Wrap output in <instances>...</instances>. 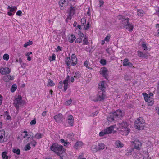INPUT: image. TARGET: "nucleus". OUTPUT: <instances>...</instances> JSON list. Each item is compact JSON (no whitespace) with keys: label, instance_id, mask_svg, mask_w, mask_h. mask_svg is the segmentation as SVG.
<instances>
[{"label":"nucleus","instance_id":"1","mask_svg":"<svg viewBox=\"0 0 159 159\" xmlns=\"http://www.w3.org/2000/svg\"><path fill=\"white\" fill-rule=\"evenodd\" d=\"M124 115V112H122L121 110H118L113 113L109 114L107 116V119L108 121L111 122L115 120L119 116L122 117Z\"/></svg>","mask_w":159,"mask_h":159},{"label":"nucleus","instance_id":"2","mask_svg":"<svg viewBox=\"0 0 159 159\" xmlns=\"http://www.w3.org/2000/svg\"><path fill=\"white\" fill-rule=\"evenodd\" d=\"M63 146L59 145L58 144L54 143L51 146L50 149L55 152L58 156L61 157L62 153L65 152Z\"/></svg>","mask_w":159,"mask_h":159},{"label":"nucleus","instance_id":"3","mask_svg":"<svg viewBox=\"0 0 159 159\" xmlns=\"http://www.w3.org/2000/svg\"><path fill=\"white\" fill-rule=\"evenodd\" d=\"M119 19H120L121 18H122V23L124 25L123 27H125L126 29H128L129 31H132L133 28V26L129 22V18H124L121 16L119 15L118 16Z\"/></svg>","mask_w":159,"mask_h":159},{"label":"nucleus","instance_id":"4","mask_svg":"<svg viewBox=\"0 0 159 159\" xmlns=\"http://www.w3.org/2000/svg\"><path fill=\"white\" fill-rule=\"evenodd\" d=\"M142 118L140 117L135 122L134 126L139 130H143L144 126V122L143 121Z\"/></svg>","mask_w":159,"mask_h":159},{"label":"nucleus","instance_id":"5","mask_svg":"<svg viewBox=\"0 0 159 159\" xmlns=\"http://www.w3.org/2000/svg\"><path fill=\"white\" fill-rule=\"evenodd\" d=\"M105 91H99V93L97 95V97L95 99H93V101L96 102L101 101L104 99L105 97Z\"/></svg>","mask_w":159,"mask_h":159},{"label":"nucleus","instance_id":"6","mask_svg":"<svg viewBox=\"0 0 159 159\" xmlns=\"http://www.w3.org/2000/svg\"><path fill=\"white\" fill-rule=\"evenodd\" d=\"M22 100L21 96L19 95L18 98H16L14 103V105L17 110L19 109L22 103Z\"/></svg>","mask_w":159,"mask_h":159},{"label":"nucleus","instance_id":"7","mask_svg":"<svg viewBox=\"0 0 159 159\" xmlns=\"http://www.w3.org/2000/svg\"><path fill=\"white\" fill-rule=\"evenodd\" d=\"M59 4L61 10H63L64 7H66L68 4V0H60Z\"/></svg>","mask_w":159,"mask_h":159},{"label":"nucleus","instance_id":"8","mask_svg":"<svg viewBox=\"0 0 159 159\" xmlns=\"http://www.w3.org/2000/svg\"><path fill=\"white\" fill-rule=\"evenodd\" d=\"M145 94L146 96L144 97L145 100L148 102V105L149 106H152L153 104V100L151 97H148V95L146 93Z\"/></svg>","mask_w":159,"mask_h":159},{"label":"nucleus","instance_id":"9","mask_svg":"<svg viewBox=\"0 0 159 159\" xmlns=\"http://www.w3.org/2000/svg\"><path fill=\"white\" fill-rule=\"evenodd\" d=\"M130 131V129L128 127L121 129L119 131V133L122 135L125 136L127 135Z\"/></svg>","mask_w":159,"mask_h":159},{"label":"nucleus","instance_id":"10","mask_svg":"<svg viewBox=\"0 0 159 159\" xmlns=\"http://www.w3.org/2000/svg\"><path fill=\"white\" fill-rule=\"evenodd\" d=\"M10 72V69L8 67L2 68L0 69V72L2 74H8Z\"/></svg>","mask_w":159,"mask_h":159},{"label":"nucleus","instance_id":"11","mask_svg":"<svg viewBox=\"0 0 159 159\" xmlns=\"http://www.w3.org/2000/svg\"><path fill=\"white\" fill-rule=\"evenodd\" d=\"M101 72V74L105 78L107 79V78L108 76V75L107 73V69L105 67L102 68Z\"/></svg>","mask_w":159,"mask_h":159},{"label":"nucleus","instance_id":"12","mask_svg":"<svg viewBox=\"0 0 159 159\" xmlns=\"http://www.w3.org/2000/svg\"><path fill=\"white\" fill-rule=\"evenodd\" d=\"M70 79V76L67 75L66 78L63 81V84L64 85V91H66L67 89L68 86V80Z\"/></svg>","mask_w":159,"mask_h":159},{"label":"nucleus","instance_id":"13","mask_svg":"<svg viewBox=\"0 0 159 159\" xmlns=\"http://www.w3.org/2000/svg\"><path fill=\"white\" fill-rule=\"evenodd\" d=\"M133 143L134 144L135 148L137 150H139L140 147L142 146L141 143L139 140H135Z\"/></svg>","mask_w":159,"mask_h":159},{"label":"nucleus","instance_id":"14","mask_svg":"<svg viewBox=\"0 0 159 159\" xmlns=\"http://www.w3.org/2000/svg\"><path fill=\"white\" fill-rule=\"evenodd\" d=\"M5 132L3 130H1L0 131V142L1 143L5 142L4 140Z\"/></svg>","mask_w":159,"mask_h":159},{"label":"nucleus","instance_id":"15","mask_svg":"<svg viewBox=\"0 0 159 159\" xmlns=\"http://www.w3.org/2000/svg\"><path fill=\"white\" fill-rule=\"evenodd\" d=\"M98 88L100 90V91H105V87L104 86V81H101L99 83Z\"/></svg>","mask_w":159,"mask_h":159},{"label":"nucleus","instance_id":"16","mask_svg":"<svg viewBox=\"0 0 159 159\" xmlns=\"http://www.w3.org/2000/svg\"><path fill=\"white\" fill-rule=\"evenodd\" d=\"M14 79L13 76H11L10 75H8L4 76L3 78V80L6 82H9L10 80H13Z\"/></svg>","mask_w":159,"mask_h":159},{"label":"nucleus","instance_id":"17","mask_svg":"<svg viewBox=\"0 0 159 159\" xmlns=\"http://www.w3.org/2000/svg\"><path fill=\"white\" fill-rule=\"evenodd\" d=\"M77 58L75 54H72L71 56L72 65L75 66L77 63Z\"/></svg>","mask_w":159,"mask_h":159},{"label":"nucleus","instance_id":"18","mask_svg":"<svg viewBox=\"0 0 159 159\" xmlns=\"http://www.w3.org/2000/svg\"><path fill=\"white\" fill-rule=\"evenodd\" d=\"M68 123L71 126H73L74 123V118L72 115H69L68 116Z\"/></svg>","mask_w":159,"mask_h":159},{"label":"nucleus","instance_id":"19","mask_svg":"<svg viewBox=\"0 0 159 159\" xmlns=\"http://www.w3.org/2000/svg\"><path fill=\"white\" fill-rule=\"evenodd\" d=\"M114 129V127L113 126H111L107 128L104 129V131L107 134H110L111 133Z\"/></svg>","mask_w":159,"mask_h":159},{"label":"nucleus","instance_id":"20","mask_svg":"<svg viewBox=\"0 0 159 159\" xmlns=\"http://www.w3.org/2000/svg\"><path fill=\"white\" fill-rule=\"evenodd\" d=\"M63 118V116L61 114L57 115L54 116V119L56 122H59Z\"/></svg>","mask_w":159,"mask_h":159},{"label":"nucleus","instance_id":"21","mask_svg":"<svg viewBox=\"0 0 159 159\" xmlns=\"http://www.w3.org/2000/svg\"><path fill=\"white\" fill-rule=\"evenodd\" d=\"M12 7H13L11 8L7 13L8 15L9 16H11L13 15V14L12 13L17 9V7L16 6H12Z\"/></svg>","mask_w":159,"mask_h":159},{"label":"nucleus","instance_id":"22","mask_svg":"<svg viewBox=\"0 0 159 159\" xmlns=\"http://www.w3.org/2000/svg\"><path fill=\"white\" fill-rule=\"evenodd\" d=\"M119 127L121 129L125 128L127 127L128 125L126 122H122L121 123H118Z\"/></svg>","mask_w":159,"mask_h":159},{"label":"nucleus","instance_id":"23","mask_svg":"<svg viewBox=\"0 0 159 159\" xmlns=\"http://www.w3.org/2000/svg\"><path fill=\"white\" fill-rule=\"evenodd\" d=\"M75 7L71 6L69 8L70 11L69 16H72L75 13Z\"/></svg>","mask_w":159,"mask_h":159},{"label":"nucleus","instance_id":"24","mask_svg":"<svg viewBox=\"0 0 159 159\" xmlns=\"http://www.w3.org/2000/svg\"><path fill=\"white\" fill-rule=\"evenodd\" d=\"M83 145V143L81 141L77 142L74 145V148L75 149H77L78 148L81 147Z\"/></svg>","mask_w":159,"mask_h":159},{"label":"nucleus","instance_id":"25","mask_svg":"<svg viewBox=\"0 0 159 159\" xmlns=\"http://www.w3.org/2000/svg\"><path fill=\"white\" fill-rule=\"evenodd\" d=\"M65 62L66 64L67 65L68 68H69L70 66V57H68L65 58Z\"/></svg>","mask_w":159,"mask_h":159},{"label":"nucleus","instance_id":"26","mask_svg":"<svg viewBox=\"0 0 159 159\" xmlns=\"http://www.w3.org/2000/svg\"><path fill=\"white\" fill-rule=\"evenodd\" d=\"M76 39L75 36L74 35L72 34L68 38V40L70 43H73Z\"/></svg>","mask_w":159,"mask_h":159},{"label":"nucleus","instance_id":"27","mask_svg":"<svg viewBox=\"0 0 159 159\" xmlns=\"http://www.w3.org/2000/svg\"><path fill=\"white\" fill-rule=\"evenodd\" d=\"M43 136V134L42 133H37L34 136V138L37 139H41Z\"/></svg>","mask_w":159,"mask_h":159},{"label":"nucleus","instance_id":"28","mask_svg":"<svg viewBox=\"0 0 159 159\" xmlns=\"http://www.w3.org/2000/svg\"><path fill=\"white\" fill-rule=\"evenodd\" d=\"M115 144L117 147H122L124 145L121 143V142L119 140H117L115 142Z\"/></svg>","mask_w":159,"mask_h":159},{"label":"nucleus","instance_id":"29","mask_svg":"<svg viewBox=\"0 0 159 159\" xmlns=\"http://www.w3.org/2000/svg\"><path fill=\"white\" fill-rule=\"evenodd\" d=\"M137 14L140 16H142L144 14V12L142 10H139L137 11Z\"/></svg>","mask_w":159,"mask_h":159},{"label":"nucleus","instance_id":"30","mask_svg":"<svg viewBox=\"0 0 159 159\" xmlns=\"http://www.w3.org/2000/svg\"><path fill=\"white\" fill-rule=\"evenodd\" d=\"M105 148V145L103 143H100L98 145V150H103Z\"/></svg>","mask_w":159,"mask_h":159},{"label":"nucleus","instance_id":"31","mask_svg":"<svg viewBox=\"0 0 159 159\" xmlns=\"http://www.w3.org/2000/svg\"><path fill=\"white\" fill-rule=\"evenodd\" d=\"M7 152L5 151L2 153V157L3 159H8V156L6 154Z\"/></svg>","mask_w":159,"mask_h":159},{"label":"nucleus","instance_id":"32","mask_svg":"<svg viewBox=\"0 0 159 159\" xmlns=\"http://www.w3.org/2000/svg\"><path fill=\"white\" fill-rule=\"evenodd\" d=\"M91 150L94 152H96L98 150V148L97 146L93 145L92 146Z\"/></svg>","mask_w":159,"mask_h":159},{"label":"nucleus","instance_id":"33","mask_svg":"<svg viewBox=\"0 0 159 159\" xmlns=\"http://www.w3.org/2000/svg\"><path fill=\"white\" fill-rule=\"evenodd\" d=\"M138 55L139 57H144V58H145L146 57V56H145V54H143L142 52H140V51H138Z\"/></svg>","mask_w":159,"mask_h":159},{"label":"nucleus","instance_id":"34","mask_svg":"<svg viewBox=\"0 0 159 159\" xmlns=\"http://www.w3.org/2000/svg\"><path fill=\"white\" fill-rule=\"evenodd\" d=\"M12 151L14 153H16L17 155H19L20 153V150L19 149H16L13 148Z\"/></svg>","mask_w":159,"mask_h":159},{"label":"nucleus","instance_id":"35","mask_svg":"<svg viewBox=\"0 0 159 159\" xmlns=\"http://www.w3.org/2000/svg\"><path fill=\"white\" fill-rule=\"evenodd\" d=\"M86 22V19L84 18H82L81 20V25L82 26H84V27Z\"/></svg>","mask_w":159,"mask_h":159},{"label":"nucleus","instance_id":"36","mask_svg":"<svg viewBox=\"0 0 159 159\" xmlns=\"http://www.w3.org/2000/svg\"><path fill=\"white\" fill-rule=\"evenodd\" d=\"M16 84H13L11 89V92H13L16 90Z\"/></svg>","mask_w":159,"mask_h":159},{"label":"nucleus","instance_id":"37","mask_svg":"<svg viewBox=\"0 0 159 159\" xmlns=\"http://www.w3.org/2000/svg\"><path fill=\"white\" fill-rule=\"evenodd\" d=\"M32 41L30 40L29 42L25 43V44L24 45V47L26 48L28 46L32 44Z\"/></svg>","mask_w":159,"mask_h":159},{"label":"nucleus","instance_id":"38","mask_svg":"<svg viewBox=\"0 0 159 159\" xmlns=\"http://www.w3.org/2000/svg\"><path fill=\"white\" fill-rule=\"evenodd\" d=\"M3 58L4 60L7 61L9 58V55L8 54H5L4 55Z\"/></svg>","mask_w":159,"mask_h":159},{"label":"nucleus","instance_id":"39","mask_svg":"<svg viewBox=\"0 0 159 159\" xmlns=\"http://www.w3.org/2000/svg\"><path fill=\"white\" fill-rule=\"evenodd\" d=\"M48 85L51 86H53L55 85V84L53 82V81L51 80H49V81L48 82Z\"/></svg>","mask_w":159,"mask_h":159},{"label":"nucleus","instance_id":"40","mask_svg":"<svg viewBox=\"0 0 159 159\" xmlns=\"http://www.w3.org/2000/svg\"><path fill=\"white\" fill-rule=\"evenodd\" d=\"M100 63L103 65H104L106 64V60L104 59H101L100 60Z\"/></svg>","mask_w":159,"mask_h":159},{"label":"nucleus","instance_id":"41","mask_svg":"<svg viewBox=\"0 0 159 159\" xmlns=\"http://www.w3.org/2000/svg\"><path fill=\"white\" fill-rule=\"evenodd\" d=\"M55 54H53L52 57H50V59L49 60H50V61L54 60L55 59Z\"/></svg>","mask_w":159,"mask_h":159},{"label":"nucleus","instance_id":"42","mask_svg":"<svg viewBox=\"0 0 159 159\" xmlns=\"http://www.w3.org/2000/svg\"><path fill=\"white\" fill-rule=\"evenodd\" d=\"M30 148H31V147L30 146V144L29 143H28L25 147L24 149L25 151H27V150L30 149Z\"/></svg>","mask_w":159,"mask_h":159},{"label":"nucleus","instance_id":"43","mask_svg":"<svg viewBox=\"0 0 159 159\" xmlns=\"http://www.w3.org/2000/svg\"><path fill=\"white\" fill-rule=\"evenodd\" d=\"M128 60L127 59H125L123 61V65L124 66H126L127 63H128Z\"/></svg>","mask_w":159,"mask_h":159},{"label":"nucleus","instance_id":"44","mask_svg":"<svg viewBox=\"0 0 159 159\" xmlns=\"http://www.w3.org/2000/svg\"><path fill=\"white\" fill-rule=\"evenodd\" d=\"M84 66L86 67V68L89 69H92V68L88 66V62L87 61H86L84 63Z\"/></svg>","mask_w":159,"mask_h":159},{"label":"nucleus","instance_id":"45","mask_svg":"<svg viewBox=\"0 0 159 159\" xmlns=\"http://www.w3.org/2000/svg\"><path fill=\"white\" fill-rule=\"evenodd\" d=\"M83 45L87 44L88 43V41L86 36L84 37V38L83 40Z\"/></svg>","mask_w":159,"mask_h":159},{"label":"nucleus","instance_id":"46","mask_svg":"<svg viewBox=\"0 0 159 159\" xmlns=\"http://www.w3.org/2000/svg\"><path fill=\"white\" fill-rule=\"evenodd\" d=\"M82 39L81 38H78L75 40V43H79L82 42Z\"/></svg>","mask_w":159,"mask_h":159},{"label":"nucleus","instance_id":"47","mask_svg":"<svg viewBox=\"0 0 159 159\" xmlns=\"http://www.w3.org/2000/svg\"><path fill=\"white\" fill-rule=\"evenodd\" d=\"M80 76V74L79 72H76L74 77L76 78H79Z\"/></svg>","mask_w":159,"mask_h":159},{"label":"nucleus","instance_id":"48","mask_svg":"<svg viewBox=\"0 0 159 159\" xmlns=\"http://www.w3.org/2000/svg\"><path fill=\"white\" fill-rule=\"evenodd\" d=\"M31 143L32 144L34 147L36 144L37 142L35 140L32 139V140L31 142Z\"/></svg>","mask_w":159,"mask_h":159},{"label":"nucleus","instance_id":"49","mask_svg":"<svg viewBox=\"0 0 159 159\" xmlns=\"http://www.w3.org/2000/svg\"><path fill=\"white\" fill-rule=\"evenodd\" d=\"M105 134H107L106 133V132L105 131H104V132L101 131L99 133V135L100 136H103Z\"/></svg>","mask_w":159,"mask_h":159},{"label":"nucleus","instance_id":"50","mask_svg":"<svg viewBox=\"0 0 159 159\" xmlns=\"http://www.w3.org/2000/svg\"><path fill=\"white\" fill-rule=\"evenodd\" d=\"M110 38V36L107 35L105 38L104 40L107 42H109Z\"/></svg>","mask_w":159,"mask_h":159},{"label":"nucleus","instance_id":"51","mask_svg":"<svg viewBox=\"0 0 159 159\" xmlns=\"http://www.w3.org/2000/svg\"><path fill=\"white\" fill-rule=\"evenodd\" d=\"M72 102V100L70 99V100L66 101V102L65 103V104L66 105H68L70 104Z\"/></svg>","mask_w":159,"mask_h":159},{"label":"nucleus","instance_id":"52","mask_svg":"<svg viewBox=\"0 0 159 159\" xmlns=\"http://www.w3.org/2000/svg\"><path fill=\"white\" fill-rule=\"evenodd\" d=\"M22 11L21 10H19L16 13V15L19 16H21Z\"/></svg>","mask_w":159,"mask_h":159},{"label":"nucleus","instance_id":"53","mask_svg":"<svg viewBox=\"0 0 159 159\" xmlns=\"http://www.w3.org/2000/svg\"><path fill=\"white\" fill-rule=\"evenodd\" d=\"M36 123V121L35 119H34L32 120L30 122V124L31 125H34Z\"/></svg>","mask_w":159,"mask_h":159},{"label":"nucleus","instance_id":"54","mask_svg":"<svg viewBox=\"0 0 159 159\" xmlns=\"http://www.w3.org/2000/svg\"><path fill=\"white\" fill-rule=\"evenodd\" d=\"M63 82L62 81H61L59 82V84L58 85V87L59 89H61L62 87Z\"/></svg>","mask_w":159,"mask_h":159},{"label":"nucleus","instance_id":"55","mask_svg":"<svg viewBox=\"0 0 159 159\" xmlns=\"http://www.w3.org/2000/svg\"><path fill=\"white\" fill-rule=\"evenodd\" d=\"M142 47L144 48V50H146L147 49V47L145 44H142Z\"/></svg>","mask_w":159,"mask_h":159},{"label":"nucleus","instance_id":"56","mask_svg":"<svg viewBox=\"0 0 159 159\" xmlns=\"http://www.w3.org/2000/svg\"><path fill=\"white\" fill-rule=\"evenodd\" d=\"M124 78L125 80H130V77L127 75H126L124 76Z\"/></svg>","mask_w":159,"mask_h":159},{"label":"nucleus","instance_id":"57","mask_svg":"<svg viewBox=\"0 0 159 159\" xmlns=\"http://www.w3.org/2000/svg\"><path fill=\"white\" fill-rule=\"evenodd\" d=\"M81 37H83L84 36V34L82 33L81 31H79L78 34Z\"/></svg>","mask_w":159,"mask_h":159},{"label":"nucleus","instance_id":"58","mask_svg":"<svg viewBox=\"0 0 159 159\" xmlns=\"http://www.w3.org/2000/svg\"><path fill=\"white\" fill-rule=\"evenodd\" d=\"M84 28L85 30H87L89 28V22H88L86 26L84 27Z\"/></svg>","mask_w":159,"mask_h":159},{"label":"nucleus","instance_id":"59","mask_svg":"<svg viewBox=\"0 0 159 159\" xmlns=\"http://www.w3.org/2000/svg\"><path fill=\"white\" fill-rule=\"evenodd\" d=\"M23 133H25V135L23 136L24 138H25L28 135L27 132L26 131H24Z\"/></svg>","mask_w":159,"mask_h":159},{"label":"nucleus","instance_id":"60","mask_svg":"<svg viewBox=\"0 0 159 159\" xmlns=\"http://www.w3.org/2000/svg\"><path fill=\"white\" fill-rule=\"evenodd\" d=\"M157 94L159 95V82L158 84V87L157 89Z\"/></svg>","mask_w":159,"mask_h":159},{"label":"nucleus","instance_id":"61","mask_svg":"<svg viewBox=\"0 0 159 159\" xmlns=\"http://www.w3.org/2000/svg\"><path fill=\"white\" fill-rule=\"evenodd\" d=\"M126 66H128L129 67H132V64L130 62H129L127 63Z\"/></svg>","mask_w":159,"mask_h":159},{"label":"nucleus","instance_id":"62","mask_svg":"<svg viewBox=\"0 0 159 159\" xmlns=\"http://www.w3.org/2000/svg\"><path fill=\"white\" fill-rule=\"evenodd\" d=\"M6 119L7 120H11V117L9 115H8L7 116Z\"/></svg>","mask_w":159,"mask_h":159},{"label":"nucleus","instance_id":"63","mask_svg":"<svg viewBox=\"0 0 159 159\" xmlns=\"http://www.w3.org/2000/svg\"><path fill=\"white\" fill-rule=\"evenodd\" d=\"M32 54V52H29L27 53L26 54V56H29L30 54Z\"/></svg>","mask_w":159,"mask_h":159},{"label":"nucleus","instance_id":"64","mask_svg":"<svg viewBox=\"0 0 159 159\" xmlns=\"http://www.w3.org/2000/svg\"><path fill=\"white\" fill-rule=\"evenodd\" d=\"M47 112L46 111H44L42 113V115L43 116H45Z\"/></svg>","mask_w":159,"mask_h":159}]
</instances>
